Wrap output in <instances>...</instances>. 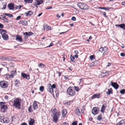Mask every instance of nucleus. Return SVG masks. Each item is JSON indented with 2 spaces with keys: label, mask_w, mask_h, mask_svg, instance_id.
Listing matches in <instances>:
<instances>
[{
  "label": "nucleus",
  "mask_w": 125,
  "mask_h": 125,
  "mask_svg": "<svg viewBox=\"0 0 125 125\" xmlns=\"http://www.w3.org/2000/svg\"><path fill=\"white\" fill-rule=\"evenodd\" d=\"M52 112L53 115L52 116L53 121L56 123L58 121V119L60 117V114L59 112H57V110L55 108L52 110Z\"/></svg>",
  "instance_id": "obj_1"
},
{
  "label": "nucleus",
  "mask_w": 125,
  "mask_h": 125,
  "mask_svg": "<svg viewBox=\"0 0 125 125\" xmlns=\"http://www.w3.org/2000/svg\"><path fill=\"white\" fill-rule=\"evenodd\" d=\"M21 99L17 98L14 99L13 101V105L18 109H20L21 108Z\"/></svg>",
  "instance_id": "obj_2"
},
{
  "label": "nucleus",
  "mask_w": 125,
  "mask_h": 125,
  "mask_svg": "<svg viewBox=\"0 0 125 125\" xmlns=\"http://www.w3.org/2000/svg\"><path fill=\"white\" fill-rule=\"evenodd\" d=\"M56 86L55 84L52 85L51 84H48L47 85V90L50 93H52L53 92V89L55 88Z\"/></svg>",
  "instance_id": "obj_3"
},
{
  "label": "nucleus",
  "mask_w": 125,
  "mask_h": 125,
  "mask_svg": "<svg viewBox=\"0 0 125 125\" xmlns=\"http://www.w3.org/2000/svg\"><path fill=\"white\" fill-rule=\"evenodd\" d=\"M67 91L68 95L70 96H73L75 94V91L72 90L71 87H69L67 89Z\"/></svg>",
  "instance_id": "obj_4"
},
{
  "label": "nucleus",
  "mask_w": 125,
  "mask_h": 125,
  "mask_svg": "<svg viewBox=\"0 0 125 125\" xmlns=\"http://www.w3.org/2000/svg\"><path fill=\"white\" fill-rule=\"evenodd\" d=\"M78 6L83 10H86L88 9V6L83 3L80 2L77 4Z\"/></svg>",
  "instance_id": "obj_5"
},
{
  "label": "nucleus",
  "mask_w": 125,
  "mask_h": 125,
  "mask_svg": "<svg viewBox=\"0 0 125 125\" xmlns=\"http://www.w3.org/2000/svg\"><path fill=\"white\" fill-rule=\"evenodd\" d=\"M5 103L4 102H0V106H1V110L2 112H6L8 108L7 106L4 104H2Z\"/></svg>",
  "instance_id": "obj_6"
},
{
  "label": "nucleus",
  "mask_w": 125,
  "mask_h": 125,
  "mask_svg": "<svg viewBox=\"0 0 125 125\" xmlns=\"http://www.w3.org/2000/svg\"><path fill=\"white\" fill-rule=\"evenodd\" d=\"M0 85L3 88H6L8 86L7 83L4 81H1L0 82Z\"/></svg>",
  "instance_id": "obj_7"
},
{
  "label": "nucleus",
  "mask_w": 125,
  "mask_h": 125,
  "mask_svg": "<svg viewBox=\"0 0 125 125\" xmlns=\"http://www.w3.org/2000/svg\"><path fill=\"white\" fill-rule=\"evenodd\" d=\"M23 34L24 36H24V38L26 39L28 38V36L32 35L34 34V33L31 31H30L28 32H26L25 33L24 32Z\"/></svg>",
  "instance_id": "obj_8"
},
{
  "label": "nucleus",
  "mask_w": 125,
  "mask_h": 125,
  "mask_svg": "<svg viewBox=\"0 0 125 125\" xmlns=\"http://www.w3.org/2000/svg\"><path fill=\"white\" fill-rule=\"evenodd\" d=\"M98 108L97 107H94L92 110V113L94 115H96L98 113Z\"/></svg>",
  "instance_id": "obj_9"
},
{
  "label": "nucleus",
  "mask_w": 125,
  "mask_h": 125,
  "mask_svg": "<svg viewBox=\"0 0 125 125\" xmlns=\"http://www.w3.org/2000/svg\"><path fill=\"white\" fill-rule=\"evenodd\" d=\"M21 76L23 78L26 79L27 80L30 79V76L28 74L22 73H21Z\"/></svg>",
  "instance_id": "obj_10"
},
{
  "label": "nucleus",
  "mask_w": 125,
  "mask_h": 125,
  "mask_svg": "<svg viewBox=\"0 0 125 125\" xmlns=\"http://www.w3.org/2000/svg\"><path fill=\"white\" fill-rule=\"evenodd\" d=\"M110 84L115 89H117L119 87V85L116 83L111 82L110 83Z\"/></svg>",
  "instance_id": "obj_11"
},
{
  "label": "nucleus",
  "mask_w": 125,
  "mask_h": 125,
  "mask_svg": "<svg viewBox=\"0 0 125 125\" xmlns=\"http://www.w3.org/2000/svg\"><path fill=\"white\" fill-rule=\"evenodd\" d=\"M8 8L10 10H13L14 8V5L12 3H10L8 4Z\"/></svg>",
  "instance_id": "obj_12"
},
{
  "label": "nucleus",
  "mask_w": 125,
  "mask_h": 125,
  "mask_svg": "<svg viewBox=\"0 0 125 125\" xmlns=\"http://www.w3.org/2000/svg\"><path fill=\"white\" fill-rule=\"evenodd\" d=\"M100 93L98 94H95L92 96L91 97V98L92 99H94L95 98H100Z\"/></svg>",
  "instance_id": "obj_13"
},
{
  "label": "nucleus",
  "mask_w": 125,
  "mask_h": 125,
  "mask_svg": "<svg viewBox=\"0 0 125 125\" xmlns=\"http://www.w3.org/2000/svg\"><path fill=\"white\" fill-rule=\"evenodd\" d=\"M18 23L20 24H21L23 26H26L27 25V22L25 21L21 20Z\"/></svg>",
  "instance_id": "obj_14"
},
{
  "label": "nucleus",
  "mask_w": 125,
  "mask_h": 125,
  "mask_svg": "<svg viewBox=\"0 0 125 125\" xmlns=\"http://www.w3.org/2000/svg\"><path fill=\"white\" fill-rule=\"evenodd\" d=\"M16 74V71L14 70L11 72L10 75H9V77L10 78H12L13 77V76L15 75Z\"/></svg>",
  "instance_id": "obj_15"
},
{
  "label": "nucleus",
  "mask_w": 125,
  "mask_h": 125,
  "mask_svg": "<svg viewBox=\"0 0 125 125\" xmlns=\"http://www.w3.org/2000/svg\"><path fill=\"white\" fill-rule=\"evenodd\" d=\"M33 107L34 110H35L38 108L37 103L36 101H35L34 102Z\"/></svg>",
  "instance_id": "obj_16"
},
{
  "label": "nucleus",
  "mask_w": 125,
  "mask_h": 125,
  "mask_svg": "<svg viewBox=\"0 0 125 125\" xmlns=\"http://www.w3.org/2000/svg\"><path fill=\"white\" fill-rule=\"evenodd\" d=\"M115 26L117 27H119L120 28L125 30V24H122L119 25H115Z\"/></svg>",
  "instance_id": "obj_17"
},
{
  "label": "nucleus",
  "mask_w": 125,
  "mask_h": 125,
  "mask_svg": "<svg viewBox=\"0 0 125 125\" xmlns=\"http://www.w3.org/2000/svg\"><path fill=\"white\" fill-rule=\"evenodd\" d=\"M16 40L17 41H19L20 42H22V37L21 36H19L18 35L16 36Z\"/></svg>",
  "instance_id": "obj_18"
},
{
  "label": "nucleus",
  "mask_w": 125,
  "mask_h": 125,
  "mask_svg": "<svg viewBox=\"0 0 125 125\" xmlns=\"http://www.w3.org/2000/svg\"><path fill=\"white\" fill-rule=\"evenodd\" d=\"M33 12H32L31 11H29L27 12H25L24 13V15H26V16H28V15L31 16L32 15H33Z\"/></svg>",
  "instance_id": "obj_19"
},
{
  "label": "nucleus",
  "mask_w": 125,
  "mask_h": 125,
  "mask_svg": "<svg viewBox=\"0 0 125 125\" xmlns=\"http://www.w3.org/2000/svg\"><path fill=\"white\" fill-rule=\"evenodd\" d=\"M34 119L30 118V121L29 122V125H33L34 123Z\"/></svg>",
  "instance_id": "obj_20"
},
{
  "label": "nucleus",
  "mask_w": 125,
  "mask_h": 125,
  "mask_svg": "<svg viewBox=\"0 0 125 125\" xmlns=\"http://www.w3.org/2000/svg\"><path fill=\"white\" fill-rule=\"evenodd\" d=\"M108 91L106 93L107 95H110L111 94H113L112 90L111 88L108 89Z\"/></svg>",
  "instance_id": "obj_21"
},
{
  "label": "nucleus",
  "mask_w": 125,
  "mask_h": 125,
  "mask_svg": "<svg viewBox=\"0 0 125 125\" xmlns=\"http://www.w3.org/2000/svg\"><path fill=\"white\" fill-rule=\"evenodd\" d=\"M4 123H8L9 122V119L8 118L6 117H4L3 121Z\"/></svg>",
  "instance_id": "obj_22"
},
{
  "label": "nucleus",
  "mask_w": 125,
  "mask_h": 125,
  "mask_svg": "<svg viewBox=\"0 0 125 125\" xmlns=\"http://www.w3.org/2000/svg\"><path fill=\"white\" fill-rule=\"evenodd\" d=\"M106 107V105L103 104L101 108V111L102 113H103L104 112L105 108Z\"/></svg>",
  "instance_id": "obj_23"
},
{
  "label": "nucleus",
  "mask_w": 125,
  "mask_h": 125,
  "mask_svg": "<svg viewBox=\"0 0 125 125\" xmlns=\"http://www.w3.org/2000/svg\"><path fill=\"white\" fill-rule=\"evenodd\" d=\"M108 74V73L106 72L105 71L104 72H102L101 73L102 77H104L105 76L107 75Z\"/></svg>",
  "instance_id": "obj_24"
},
{
  "label": "nucleus",
  "mask_w": 125,
  "mask_h": 125,
  "mask_svg": "<svg viewBox=\"0 0 125 125\" xmlns=\"http://www.w3.org/2000/svg\"><path fill=\"white\" fill-rule=\"evenodd\" d=\"M98 62L97 61H94V62H92L90 64V66L92 67L93 66H95L96 65V63H97Z\"/></svg>",
  "instance_id": "obj_25"
},
{
  "label": "nucleus",
  "mask_w": 125,
  "mask_h": 125,
  "mask_svg": "<svg viewBox=\"0 0 125 125\" xmlns=\"http://www.w3.org/2000/svg\"><path fill=\"white\" fill-rule=\"evenodd\" d=\"M62 114L63 116H65L67 113L66 109H63L62 112Z\"/></svg>",
  "instance_id": "obj_26"
},
{
  "label": "nucleus",
  "mask_w": 125,
  "mask_h": 125,
  "mask_svg": "<svg viewBox=\"0 0 125 125\" xmlns=\"http://www.w3.org/2000/svg\"><path fill=\"white\" fill-rule=\"evenodd\" d=\"M71 61L73 62H74L75 61V59L74 56H72V55H71L70 57Z\"/></svg>",
  "instance_id": "obj_27"
},
{
  "label": "nucleus",
  "mask_w": 125,
  "mask_h": 125,
  "mask_svg": "<svg viewBox=\"0 0 125 125\" xmlns=\"http://www.w3.org/2000/svg\"><path fill=\"white\" fill-rule=\"evenodd\" d=\"M36 1L37 2L36 5H39L42 4L43 2L42 0H41L40 1H39L38 0H36Z\"/></svg>",
  "instance_id": "obj_28"
},
{
  "label": "nucleus",
  "mask_w": 125,
  "mask_h": 125,
  "mask_svg": "<svg viewBox=\"0 0 125 125\" xmlns=\"http://www.w3.org/2000/svg\"><path fill=\"white\" fill-rule=\"evenodd\" d=\"M75 113L78 115H79L80 114V113L79 110L77 108L76 109Z\"/></svg>",
  "instance_id": "obj_29"
},
{
  "label": "nucleus",
  "mask_w": 125,
  "mask_h": 125,
  "mask_svg": "<svg viewBox=\"0 0 125 125\" xmlns=\"http://www.w3.org/2000/svg\"><path fill=\"white\" fill-rule=\"evenodd\" d=\"M6 16H3L2 17V20L3 21L7 22H8V21L6 17Z\"/></svg>",
  "instance_id": "obj_30"
},
{
  "label": "nucleus",
  "mask_w": 125,
  "mask_h": 125,
  "mask_svg": "<svg viewBox=\"0 0 125 125\" xmlns=\"http://www.w3.org/2000/svg\"><path fill=\"white\" fill-rule=\"evenodd\" d=\"M24 0L26 3H31L33 1V0Z\"/></svg>",
  "instance_id": "obj_31"
},
{
  "label": "nucleus",
  "mask_w": 125,
  "mask_h": 125,
  "mask_svg": "<svg viewBox=\"0 0 125 125\" xmlns=\"http://www.w3.org/2000/svg\"><path fill=\"white\" fill-rule=\"evenodd\" d=\"M73 87L74 88L75 90L77 92L78 91L80 90L78 86H74Z\"/></svg>",
  "instance_id": "obj_32"
},
{
  "label": "nucleus",
  "mask_w": 125,
  "mask_h": 125,
  "mask_svg": "<svg viewBox=\"0 0 125 125\" xmlns=\"http://www.w3.org/2000/svg\"><path fill=\"white\" fill-rule=\"evenodd\" d=\"M28 111L30 113L33 112V111L32 110L31 106V105L28 108Z\"/></svg>",
  "instance_id": "obj_33"
},
{
  "label": "nucleus",
  "mask_w": 125,
  "mask_h": 125,
  "mask_svg": "<svg viewBox=\"0 0 125 125\" xmlns=\"http://www.w3.org/2000/svg\"><path fill=\"white\" fill-rule=\"evenodd\" d=\"M38 66L40 68H42V67H43L45 66V65L42 63H40L38 65Z\"/></svg>",
  "instance_id": "obj_34"
},
{
  "label": "nucleus",
  "mask_w": 125,
  "mask_h": 125,
  "mask_svg": "<svg viewBox=\"0 0 125 125\" xmlns=\"http://www.w3.org/2000/svg\"><path fill=\"white\" fill-rule=\"evenodd\" d=\"M111 9V8L109 7H104L103 10H104L106 11H108Z\"/></svg>",
  "instance_id": "obj_35"
},
{
  "label": "nucleus",
  "mask_w": 125,
  "mask_h": 125,
  "mask_svg": "<svg viewBox=\"0 0 125 125\" xmlns=\"http://www.w3.org/2000/svg\"><path fill=\"white\" fill-rule=\"evenodd\" d=\"M46 27L47 28L46 30L47 31H48L50 30H51V27L50 26L48 25H46Z\"/></svg>",
  "instance_id": "obj_36"
},
{
  "label": "nucleus",
  "mask_w": 125,
  "mask_h": 125,
  "mask_svg": "<svg viewBox=\"0 0 125 125\" xmlns=\"http://www.w3.org/2000/svg\"><path fill=\"white\" fill-rule=\"evenodd\" d=\"M97 120L99 121H100L102 119L101 115H98L97 117Z\"/></svg>",
  "instance_id": "obj_37"
},
{
  "label": "nucleus",
  "mask_w": 125,
  "mask_h": 125,
  "mask_svg": "<svg viewBox=\"0 0 125 125\" xmlns=\"http://www.w3.org/2000/svg\"><path fill=\"white\" fill-rule=\"evenodd\" d=\"M3 25L2 24L0 23V31L2 32V30H4L2 29L3 27Z\"/></svg>",
  "instance_id": "obj_38"
},
{
  "label": "nucleus",
  "mask_w": 125,
  "mask_h": 125,
  "mask_svg": "<svg viewBox=\"0 0 125 125\" xmlns=\"http://www.w3.org/2000/svg\"><path fill=\"white\" fill-rule=\"evenodd\" d=\"M120 93L122 94H123L125 93V89H123L120 90Z\"/></svg>",
  "instance_id": "obj_39"
},
{
  "label": "nucleus",
  "mask_w": 125,
  "mask_h": 125,
  "mask_svg": "<svg viewBox=\"0 0 125 125\" xmlns=\"http://www.w3.org/2000/svg\"><path fill=\"white\" fill-rule=\"evenodd\" d=\"M44 89V87L43 86H41L40 87L39 89L40 91L43 92V91Z\"/></svg>",
  "instance_id": "obj_40"
},
{
  "label": "nucleus",
  "mask_w": 125,
  "mask_h": 125,
  "mask_svg": "<svg viewBox=\"0 0 125 125\" xmlns=\"http://www.w3.org/2000/svg\"><path fill=\"white\" fill-rule=\"evenodd\" d=\"M77 121L74 122L72 124V125H77Z\"/></svg>",
  "instance_id": "obj_41"
},
{
  "label": "nucleus",
  "mask_w": 125,
  "mask_h": 125,
  "mask_svg": "<svg viewBox=\"0 0 125 125\" xmlns=\"http://www.w3.org/2000/svg\"><path fill=\"white\" fill-rule=\"evenodd\" d=\"M103 50V48L102 47H101L99 49V51L101 52H102Z\"/></svg>",
  "instance_id": "obj_42"
},
{
  "label": "nucleus",
  "mask_w": 125,
  "mask_h": 125,
  "mask_svg": "<svg viewBox=\"0 0 125 125\" xmlns=\"http://www.w3.org/2000/svg\"><path fill=\"white\" fill-rule=\"evenodd\" d=\"M91 60H92L93 59H94V55H91L90 57Z\"/></svg>",
  "instance_id": "obj_43"
},
{
  "label": "nucleus",
  "mask_w": 125,
  "mask_h": 125,
  "mask_svg": "<svg viewBox=\"0 0 125 125\" xmlns=\"http://www.w3.org/2000/svg\"><path fill=\"white\" fill-rule=\"evenodd\" d=\"M4 117L2 116H0V121L2 122V120L3 121Z\"/></svg>",
  "instance_id": "obj_44"
},
{
  "label": "nucleus",
  "mask_w": 125,
  "mask_h": 125,
  "mask_svg": "<svg viewBox=\"0 0 125 125\" xmlns=\"http://www.w3.org/2000/svg\"><path fill=\"white\" fill-rule=\"evenodd\" d=\"M71 20L74 21H75L76 20V18L74 16H73L71 19Z\"/></svg>",
  "instance_id": "obj_45"
},
{
  "label": "nucleus",
  "mask_w": 125,
  "mask_h": 125,
  "mask_svg": "<svg viewBox=\"0 0 125 125\" xmlns=\"http://www.w3.org/2000/svg\"><path fill=\"white\" fill-rule=\"evenodd\" d=\"M15 85L16 87H18L19 86L18 85V84L19 83V82H17L16 83H15Z\"/></svg>",
  "instance_id": "obj_46"
},
{
  "label": "nucleus",
  "mask_w": 125,
  "mask_h": 125,
  "mask_svg": "<svg viewBox=\"0 0 125 125\" xmlns=\"http://www.w3.org/2000/svg\"><path fill=\"white\" fill-rule=\"evenodd\" d=\"M122 125V122L121 121H120L118 123H116V125Z\"/></svg>",
  "instance_id": "obj_47"
},
{
  "label": "nucleus",
  "mask_w": 125,
  "mask_h": 125,
  "mask_svg": "<svg viewBox=\"0 0 125 125\" xmlns=\"http://www.w3.org/2000/svg\"><path fill=\"white\" fill-rule=\"evenodd\" d=\"M4 14L6 16H13L12 15L10 14L7 13H5Z\"/></svg>",
  "instance_id": "obj_48"
},
{
  "label": "nucleus",
  "mask_w": 125,
  "mask_h": 125,
  "mask_svg": "<svg viewBox=\"0 0 125 125\" xmlns=\"http://www.w3.org/2000/svg\"><path fill=\"white\" fill-rule=\"evenodd\" d=\"M121 121L122 122V124H125V120H121Z\"/></svg>",
  "instance_id": "obj_49"
},
{
  "label": "nucleus",
  "mask_w": 125,
  "mask_h": 125,
  "mask_svg": "<svg viewBox=\"0 0 125 125\" xmlns=\"http://www.w3.org/2000/svg\"><path fill=\"white\" fill-rule=\"evenodd\" d=\"M62 125H69V124L67 123L64 122L62 124Z\"/></svg>",
  "instance_id": "obj_50"
},
{
  "label": "nucleus",
  "mask_w": 125,
  "mask_h": 125,
  "mask_svg": "<svg viewBox=\"0 0 125 125\" xmlns=\"http://www.w3.org/2000/svg\"><path fill=\"white\" fill-rule=\"evenodd\" d=\"M53 44L52 43H51L48 46H47V47H50L52 46H53Z\"/></svg>",
  "instance_id": "obj_51"
},
{
  "label": "nucleus",
  "mask_w": 125,
  "mask_h": 125,
  "mask_svg": "<svg viewBox=\"0 0 125 125\" xmlns=\"http://www.w3.org/2000/svg\"><path fill=\"white\" fill-rule=\"evenodd\" d=\"M120 55L122 57H124L125 56V54L124 53H121L120 54Z\"/></svg>",
  "instance_id": "obj_52"
},
{
  "label": "nucleus",
  "mask_w": 125,
  "mask_h": 125,
  "mask_svg": "<svg viewBox=\"0 0 125 125\" xmlns=\"http://www.w3.org/2000/svg\"><path fill=\"white\" fill-rule=\"evenodd\" d=\"M11 60L8 57H6V61H9Z\"/></svg>",
  "instance_id": "obj_53"
},
{
  "label": "nucleus",
  "mask_w": 125,
  "mask_h": 125,
  "mask_svg": "<svg viewBox=\"0 0 125 125\" xmlns=\"http://www.w3.org/2000/svg\"><path fill=\"white\" fill-rule=\"evenodd\" d=\"M111 64V63L109 62L108 63V64L106 65V67H108L110 66Z\"/></svg>",
  "instance_id": "obj_54"
},
{
  "label": "nucleus",
  "mask_w": 125,
  "mask_h": 125,
  "mask_svg": "<svg viewBox=\"0 0 125 125\" xmlns=\"http://www.w3.org/2000/svg\"><path fill=\"white\" fill-rule=\"evenodd\" d=\"M19 6H15V8L16 9H19Z\"/></svg>",
  "instance_id": "obj_55"
},
{
  "label": "nucleus",
  "mask_w": 125,
  "mask_h": 125,
  "mask_svg": "<svg viewBox=\"0 0 125 125\" xmlns=\"http://www.w3.org/2000/svg\"><path fill=\"white\" fill-rule=\"evenodd\" d=\"M120 46H121V47L123 48H124L125 47L124 45L122 44H121V45H120Z\"/></svg>",
  "instance_id": "obj_56"
},
{
  "label": "nucleus",
  "mask_w": 125,
  "mask_h": 125,
  "mask_svg": "<svg viewBox=\"0 0 125 125\" xmlns=\"http://www.w3.org/2000/svg\"><path fill=\"white\" fill-rule=\"evenodd\" d=\"M6 7V5L5 4L3 6V8H2V9H5Z\"/></svg>",
  "instance_id": "obj_57"
},
{
  "label": "nucleus",
  "mask_w": 125,
  "mask_h": 125,
  "mask_svg": "<svg viewBox=\"0 0 125 125\" xmlns=\"http://www.w3.org/2000/svg\"><path fill=\"white\" fill-rule=\"evenodd\" d=\"M74 52L76 54H77L78 53V52L77 50H75L74 51Z\"/></svg>",
  "instance_id": "obj_58"
},
{
  "label": "nucleus",
  "mask_w": 125,
  "mask_h": 125,
  "mask_svg": "<svg viewBox=\"0 0 125 125\" xmlns=\"http://www.w3.org/2000/svg\"><path fill=\"white\" fill-rule=\"evenodd\" d=\"M21 125H27V123H22L21 124Z\"/></svg>",
  "instance_id": "obj_59"
},
{
  "label": "nucleus",
  "mask_w": 125,
  "mask_h": 125,
  "mask_svg": "<svg viewBox=\"0 0 125 125\" xmlns=\"http://www.w3.org/2000/svg\"><path fill=\"white\" fill-rule=\"evenodd\" d=\"M21 18V16H18L17 17L16 19L17 20H18L19 19H20Z\"/></svg>",
  "instance_id": "obj_60"
},
{
  "label": "nucleus",
  "mask_w": 125,
  "mask_h": 125,
  "mask_svg": "<svg viewBox=\"0 0 125 125\" xmlns=\"http://www.w3.org/2000/svg\"><path fill=\"white\" fill-rule=\"evenodd\" d=\"M4 98L5 99H7L8 98V96L6 95L5 96Z\"/></svg>",
  "instance_id": "obj_61"
},
{
  "label": "nucleus",
  "mask_w": 125,
  "mask_h": 125,
  "mask_svg": "<svg viewBox=\"0 0 125 125\" xmlns=\"http://www.w3.org/2000/svg\"><path fill=\"white\" fill-rule=\"evenodd\" d=\"M64 78L65 79H67L68 78V77L67 76H64Z\"/></svg>",
  "instance_id": "obj_62"
},
{
  "label": "nucleus",
  "mask_w": 125,
  "mask_h": 125,
  "mask_svg": "<svg viewBox=\"0 0 125 125\" xmlns=\"http://www.w3.org/2000/svg\"><path fill=\"white\" fill-rule=\"evenodd\" d=\"M55 93L56 94V95L57 94H58L59 93V91L58 90H57L55 91Z\"/></svg>",
  "instance_id": "obj_63"
},
{
  "label": "nucleus",
  "mask_w": 125,
  "mask_h": 125,
  "mask_svg": "<svg viewBox=\"0 0 125 125\" xmlns=\"http://www.w3.org/2000/svg\"><path fill=\"white\" fill-rule=\"evenodd\" d=\"M121 4L123 5H125V1L122 2L121 3Z\"/></svg>",
  "instance_id": "obj_64"
}]
</instances>
